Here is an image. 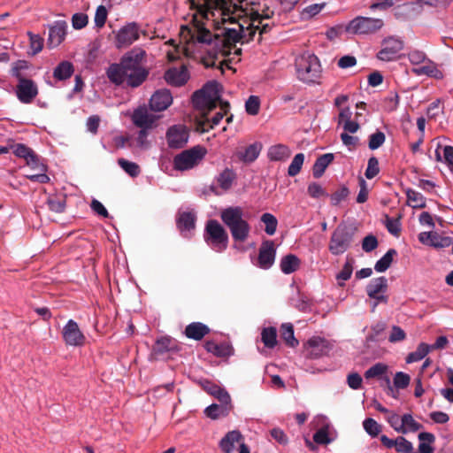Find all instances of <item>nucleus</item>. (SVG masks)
Instances as JSON below:
<instances>
[{
  "instance_id": "obj_48",
  "label": "nucleus",
  "mask_w": 453,
  "mask_h": 453,
  "mask_svg": "<svg viewBox=\"0 0 453 453\" xmlns=\"http://www.w3.org/2000/svg\"><path fill=\"white\" fill-rule=\"evenodd\" d=\"M118 164L131 177H137L141 173L140 166L134 162H130L125 158H119L118 160Z\"/></svg>"
},
{
  "instance_id": "obj_6",
  "label": "nucleus",
  "mask_w": 453,
  "mask_h": 453,
  "mask_svg": "<svg viewBox=\"0 0 453 453\" xmlns=\"http://www.w3.org/2000/svg\"><path fill=\"white\" fill-rule=\"evenodd\" d=\"M383 26L384 21L381 19L357 16L349 21L346 31L358 35H370L376 34Z\"/></svg>"
},
{
  "instance_id": "obj_61",
  "label": "nucleus",
  "mask_w": 453,
  "mask_h": 453,
  "mask_svg": "<svg viewBox=\"0 0 453 453\" xmlns=\"http://www.w3.org/2000/svg\"><path fill=\"white\" fill-rule=\"evenodd\" d=\"M380 172L379 161L375 157H372L368 160L367 168L365 170V177L369 180L374 178Z\"/></svg>"
},
{
  "instance_id": "obj_45",
  "label": "nucleus",
  "mask_w": 453,
  "mask_h": 453,
  "mask_svg": "<svg viewBox=\"0 0 453 453\" xmlns=\"http://www.w3.org/2000/svg\"><path fill=\"white\" fill-rule=\"evenodd\" d=\"M261 340L265 346L273 349L277 345V331L274 327L264 328L261 333Z\"/></svg>"
},
{
  "instance_id": "obj_4",
  "label": "nucleus",
  "mask_w": 453,
  "mask_h": 453,
  "mask_svg": "<svg viewBox=\"0 0 453 453\" xmlns=\"http://www.w3.org/2000/svg\"><path fill=\"white\" fill-rule=\"evenodd\" d=\"M204 242L216 252L224 251L228 245V234L216 219L206 222L203 232Z\"/></svg>"
},
{
  "instance_id": "obj_32",
  "label": "nucleus",
  "mask_w": 453,
  "mask_h": 453,
  "mask_svg": "<svg viewBox=\"0 0 453 453\" xmlns=\"http://www.w3.org/2000/svg\"><path fill=\"white\" fill-rule=\"evenodd\" d=\"M291 151L287 145L276 144L268 149L267 156L271 161H285L290 157Z\"/></svg>"
},
{
  "instance_id": "obj_25",
  "label": "nucleus",
  "mask_w": 453,
  "mask_h": 453,
  "mask_svg": "<svg viewBox=\"0 0 453 453\" xmlns=\"http://www.w3.org/2000/svg\"><path fill=\"white\" fill-rule=\"evenodd\" d=\"M388 366L383 363H377L373 365L372 367H370L368 370L365 372V378L366 380L370 379H382L387 383L388 389L390 391H393V388L391 387V382L389 377L387 375Z\"/></svg>"
},
{
  "instance_id": "obj_53",
  "label": "nucleus",
  "mask_w": 453,
  "mask_h": 453,
  "mask_svg": "<svg viewBox=\"0 0 453 453\" xmlns=\"http://www.w3.org/2000/svg\"><path fill=\"white\" fill-rule=\"evenodd\" d=\"M349 195V188L346 187V186H342L340 188H338L337 190H335L332 195H331V203L332 205H338L340 204L342 201H344Z\"/></svg>"
},
{
  "instance_id": "obj_44",
  "label": "nucleus",
  "mask_w": 453,
  "mask_h": 453,
  "mask_svg": "<svg viewBox=\"0 0 453 453\" xmlns=\"http://www.w3.org/2000/svg\"><path fill=\"white\" fill-rule=\"evenodd\" d=\"M429 351H430V345L422 342L418 346V348L415 351L411 352L407 356L406 362L408 364H411V363L420 361L428 354Z\"/></svg>"
},
{
  "instance_id": "obj_57",
  "label": "nucleus",
  "mask_w": 453,
  "mask_h": 453,
  "mask_svg": "<svg viewBox=\"0 0 453 453\" xmlns=\"http://www.w3.org/2000/svg\"><path fill=\"white\" fill-rule=\"evenodd\" d=\"M385 134L381 131H377L374 134H372L369 137V149L370 150H377L385 142Z\"/></svg>"
},
{
  "instance_id": "obj_40",
  "label": "nucleus",
  "mask_w": 453,
  "mask_h": 453,
  "mask_svg": "<svg viewBox=\"0 0 453 453\" xmlns=\"http://www.w3.org/2000/svg\"><path fill=\"white\" fill-rule=\"evenodd\" d=\"M396 255V251L394 249H390L387 251V253L380 258L375 265L374 269L378 273L386 272L391 265L393 262L394 257Z\"/></svg>"
},
{
  "instance_id": "obj_7",
  "label": "nucleus",
  "mask_w": 453,
  "mask_h": 453,
  "mask_svg": "<svg viewBox=\"0 0 453 453\" xmlns=\"http://www.w3.org/2000/svg\"><path fill=\"white\" fill-rule=\"evenodd\" d=\"M353 233L344 225H339L333 232L328 250L333 255L343 254L351 244Z\"/></svg>"
},
{
  "instance_id": "obj_63",
  "label": "nucleus",
  "mask_w": 453,
  "mask_h": 453,
  "mask_svg": "<svg viewBox=\"0 0 453 453\" xmlns=\"http://www.w3.org/2000/svg\"><path fill=\"white\" fill-rule=\"evenodd\" d=\"M207 392L215 396L218 400H228L231 399L229 394L220 387L211 384L210 387L207 388Z\"/></svg>"
},
{
  "instance_id": "obj_22",
  "label": "nucleus",
  "mask_w": 453,
  "mask_h": 453,
  "mask_svg": "<svg viewBox=\"0 0 453 453\" xmlns=\"http://www.w3.org/2000/svg\"><path fill=\"white\" fill-rule=\"evenodd\" d=\"M219 403H212L204 410L205 415L211 419H218L227 416L232 408L231 399L219 400Z\"/></svg>"
},
{
  "instance_id": "obj_54",
  "label": "nucleus",
  "mask_w": 453,
  "mask_h": 453,
  "mask_svg": "<svg viewBox=\"0 0 453 453\" xmlns=\"http://www.w3.org/2000/svg\"><path fill=\"white\" fill-rule=\"evenodd\" d=\"M12 150L15 156L24 159H27L29 157H34L33 150L22 143H16L12 145Z\"/></svg>"
},
{
  "instance_id": "obj_50",
  "label": "nucleus",
  "mask_w": 453,
  "mask_h": 453,
  "mask_svg": "<svg viewBox=\"0 0 453 453\" xmlns=\"http://www.w3.org/2000/svg\"><path fill=\"white\" fill-rule=\"evenodd\" d=\"M304 161V155L303 153L296 154L288 169V174L291 177L297 175L303 166Z\"/></svg>"
},
{
  "instance_id": "obj_46",
  "label": "nucleus",
  "mask_w": 453,
  "mask_h": 453,
  "mask_svg": "<svg viewBox=\"0 0 453 453\" xmlns=\"http://www.w3.org/2000/svg\"><path fill=\"white\" fill-rule=\"evenodd\" d=\"M261 221L265 224V232L269 235H273L276 232L278 220L274 215L265 212L261 216Z\"/></svg>"
},
{
  "instance_id": "obj_38",
  "label": "nucleus",
  "mask_w": 453,
  "mask_h": 453,
  "mask_svg": "<svg viewBox=\"0 0 453 453\" xmlns=\"http://www.w3.org/2000/svg\"><path fill=\"white\" fill-rule=\"evenodd\" d=\"M405 194L407 196V203L412 208H425L426 207V198L424 196L411 188H407L405 190Z\"/></svg>"
},
{
  "instance_id": "obj_56",
  "label": "nucleus",
  "mask_w": 453,
  "mask_h": 453,
  "mask_svg": "<svg viewBox=\"0 0 453 453\" xmlns=\"http://www.w3.org/2000/svg\"><path fill=\"white\" fill-rule=\"evenodd\" d=\"M307 193L312 198L328 196V194L326 191V189L317 182H311L308 185Z\"/></svg>"
},
{
  "instance_id": "obj_28",
  "label": "nucleus",
  "mask_w": 453,
  "mask_h": 453,
  "mask_svg": "<svg viewBox=\"0 0 453 453\" xmlns=\"http://www.w3.org/2000/svg\"><path fill=\"white\" fill-rule=\"evenodd\" d=\"M127 70L124 67V65L120 61L119 64H111L107 71L106 74L108 79L116 85H121L125 80L126 76L127 74Z\"/></svg>"
},
{
  "instance_id": "obj_10",
  "label": "nucleus",
  "mask_w": 453,
  "mask_h": 453,
  "mask_svg": "<svg viewBox=\"0 0 453 453\" xmlns=\"http://www.w3.org/2000/svg\"><path fill=\"white\" fill-rule=\"evenodd\" d=\"M334 348V343L320 336H312L304 343L306 357L319 359L329 355Z\"/></svg>"
},
{
  "instance_id": "obj_52",
  "label": "nucleus",
  "mask_w": 453,
  "mask_h": 453,
  "mask_svg": "<svg viewBox=\"0 0 453 453\" xmlns=\"http://www.w3.org/2000/svg\"><path fill=\"white\" fill-rule=\"evenodd\" d=\"M386 420L395 432H404L402 424V417H400L397 413L389 411V413L386 416Z\"/></svg>"
},
{
  "instance_id": "obj_26",
  "label": "nucleus",
  "mask_w": 453,
  "mask_h": 453,
  "mask_svg": "<svg viewBox=\"0 0 453 453\" xmlns=\"http://www.w3.org/2000/svg\"><path fill=\"white\" fill-rule=\"evenodd\" d=\"M412 73L418 76L426 75L436 80H441L444 77L442 72L438 68L437 65L430 59H427L424 65L413 68Z\"/></svg>"
},
{
  "instance_id": "obj_34",
  "label": "nucleus",
  "mask_w": 453,
  "mask_h": 453,
  "mask_svg": "<svg viewBox=\"0 0 453 453\" xmlns=\"http://www.w3.org/2000/svg\"><path fill=\"white\" fill-rule=\"evenodd\" d=\"M301 261L296 255L288 254L281 258L280 266L283 273L290 274L298 270Z\"/></svg>"
},
{
  "instance_id": "obj_60",
  "label": "nucleus",
  "mask_w": 453,
  "mask_h": 453,
  "mask_svg": "<svg viewBox=\"0 0 453 453\" xmlns=\"http://www.w3.org/2000/svg\"><path fill=\"white\" fill-rule=\"evenodd\" d=\"M395 449L399 453H411L413 451L412 443L403 436L396 438Z\"/></svg>"
},
{
  "instance_id": "obj_36",
  "label": "nucleus",
  "mask_w": 453,
  "mask_h": 453,
  "mask_svg": "<svg viewBox=\"0 0 453 453\" xmlns=\"http://www.w3.org/2000/svg\"><path fill=\"white\" fill-rule=\"evenodd\" d=\"M235 179V173L232 169L226 168L218 175L216 180L219 187L222 190L227 191L228 189L231 188Z\"/></svg>"
},
{
  "instance_id": "obj_41",
  "label": "nucleus",
  "mask_w": 453,
  "mask_h": 453,
  "mask_svg": "<svg viewBox=\"0 0 453 453\" xmlns=\"http://www.w3.org/2000/svg\"><path fill=\"white\" fill-rule=\"evenodd\" d=\"M326 3L312 4L304 7L300 12V18L302 20H310L317 16L326 7Z\"/></svg>"
},
{
  "instance_id": "obj_42",
  "label": "nucleus",
  "mask_w": 453,
  "mask_h": 453,
  "mask_svg": "<svg viewBox=\"0 0 453 453\" xmlns=\"http://www.w3.org/2000/svg\"><path fill=\"white\" fill-rule=\"evenodd\" d=\"M261 147V144L258 142L250 144L240 154L239 157L244 162L251 163L259 156Z\"/></svg>"
},
{
  "instance_id": "obj_16",
  "label": "nucleus",
  "mask_w": 453,
  "mask_h": 453,
  "mask_svg": "<svg viewBox=\"0 0 453 453\" xmlns=\"http://www.w3.org/2000/svg\"><path fill=\"white\" fill-rule=\"evenodd\" d=\"M276 250L273 242L265 241L259 249L257 265L262 269H269L274 263Z\"/></svg>"
},
{
  "instance_id": "obj_11",
  "label": "nucleus",
  "mask_w": 453,
  "mask_h": 453,
  "mask_svg": "<svg viewBox=\"0 0 453 453\" xmlns=\"http://www.w3.org/2000/svg\"><path fill=\"white\" fill-rule=\"evenodd\" d=\"M403 41L397 36H388L381 42V49L377 58L385 62L397 59L400 51L403 49Z\"/></svg>"
},
{
  "instance_id": "obj_35",
  "label": "nucleus",
  "mask_w": 453,
  "mask_h": 453,
  "mask_svg": "<svg viewBox=\"0 0 453 453\" xmlns=\"http://www.w3.org/2000/svg\"><path fill=\"white\" fill-rule=\"evenodd\" d=\"M74 72L73 65L69 61L60 62L53 71V77L58 81L69 79Z\"/></svg>"
},
{
  "instance_id": "obj_3",
  "label": "nucleus",
  "mask_w": 453,
  "mask_h": 453,
  "mask_svg": "<svg viewBox=\"0 0 453 453\" xmlns=\"http://www.w3.org/2000/svg\"><path fill=\"white\" fill-rule=\"evenodd\" d=\"M296 72L298 80L304 83L317 82L322 73L321 65L317 56L304 53L296 58Z\"/></svg>"
},
{
  "instance_id": "obj_9",
  "label": "nucleus",
  "mask_w": 453,
  "mask_h": 453,
  "mask_svg": "<svg viewBox=\"0 0 453 453\" xmlns=\"http://www.w3.org/2000/svg\"><path fill=\"white\" fill-rule=\"evenodd\" d=\"M140 27L136 22H128L115 32L114 45L117 49H126L140 38Z\"/></svg>"
},
{
  "instance_id": "obj_30",
  "label": "nucleus",
  "mask_w": 453,
  "mask_h": 453,
  "mask_svg": "<svg viewBox=\"0 0 453 453\" xmlns=\"http://www.w3.org/2000/svg\"><path fill=\"white\" fill-rule=\"evenodd\" d=\"M365 291L368 296L387 293L388 280L384 276L372 279L366 286Z\"/></svg>"
},
{
  "instance_id": "obj_33",
  "label": "nucleus",
  "mask_w": 453,
  "mask_h": 453,
  "mask_svg": "<svg viewBox=\"0 0 453 453\" xmlns=\"http://www.w3.org/2000/svg\"><path fill=\"white\" fill-rule=\"evenodd\" d=\"M149 72L145 68L129 70L126 76L127 83L132 88L140 86L148 77Z\"/></svg>"
},
{
  "instance_id": "obj_31",
  "label": "nucleus",
  "mask_w": 453,
  "mask_h": 453,
  "mask_svg": "<svg viewBox=\"0 0 453 453\" xmlns=\"http://www.w3.org/2000/svg\"><path fill=\"white\" fill-rule=\"evenodd\" d=\"M334 154L326 153L319 156L315 161L312 167V174L314 178H320L325 173L327 166L333 162Z\"/></svg>"
},
{
  "instance_id": "obj_14",
  "label": "nucleus",
  "mask_w": 453,
  "mask_h": 453,
  "mask_svg": "<svg viewBox=\"0 0 453 453\" xmlns=\"http://www.w3.org/2000/svg\"><path fill=\"white\" fill-rule=\"evenodd\" d=\"M189 137V132L184 125H173L166 132L167 144L172 149H180L184 147Z\"/></svg>"
},
{
  "instance_id": "obj_29",
  "label": "nucleus",
  "mask_w": 453,
  "mask_h": 453,
  "mask_svg": "<svg viewBox=\"0 0 453 453\" xmlns=\"http://www.w3.org/2000/svg\"><path fill=\"white\" fill-rule=\"evenodd\" d=\"M205 349L219 357H227L234 354V349L228 343H217L215 342H207L204 345Z\"/></svg>"
},
{
  "instance_id": "obj_5",
  "label": "nucleus",
  "mask_w": 453,
  "mask_h": 453,
  "mask_svg": "<svg viewBox=\"0 0 453 453\" xmlns=\"http://www.w3.org/2000/svg\"><path fill=\"white\" fill-rule=\"evenodd\" d=\"M207 150L200 145L181 151L173 157V168L184 172L197 166L204 158Z\"/></svg>"
},
{
  "instance_id": "obj_27",
  "label": "nucleus",
  "mask_w": 453,
  "mask_h": 453,
  "mask_svg": "<svg viewBox=\"0 0 453 453\" xmlns=\"http://www.w3.org/2000/svg\"><path fill=\"white\" fill-rule=\"evenodd\" d=\"M210 333L208 326L202 322H192L188 324L184 331L187 338L200 341Z\"/></svg>"
},
{
  "instance_id": "obj_59",
  "label": "nucleus",
  "mask_w": 453,
  "mask_h": 453,
  "mask_svg": "<svg viewBox=\"0 0 453 453\" xmlns=\"http://www.w3.org/2000/svg\"><path fill=\"white\" fill-rule=\"evenodd\" d=\"M352 271L353 268L350 263H345L341 272H339L336 275V280H338L339 286H344V282L351 277Z\"/></svg>"
},
{
  "instance_id": "obj_2",
  "label": "nucleus",
  "mask_w": 453,
  "mask_h": 453,
  "mask_svg": "<svg viewBox=\"0 0 453 453\" xmlns=\"http://www.w3.org/2000/svg\"><path fill=\"white\" fill-rule=\"evenodd\" d=\"M222 222L229 228L234 242H245L250 232V226L243 219V210L240 206H229L220 211Z\"/></svg>"
},
{
  "instance_id": "obj_23",
  "label": "nucleus",
  "mask_w": 453,
  "mask_h": 453,
  "mask_svg": "<svg viewBox=\"0 0 453 453\" xmlns=\"http://www.w3.org/2000/svg\"><path fill=\"white\" fill-rule=\"evenodd\" d=\"M229 109L228 103L221 104L220 111L215 113L213 117L211 119L206 117L204 119H201L198 121V129L201 132H208L210 129L213 128L215 126L219 125L224 116L226 114Z\"/></svg>"
},
{
  "instance_id": "obj_21",
  "label": "nucleus",
  "mask_w": 453,
  "mask_h": 453,
  "mask_svg": "<svg viewBox=\"0 0 453 453\" xmlns=\"http://www.w3.org/2000/svg\"><path fill=\"white\" fill-rule=\"evenodd\" d=\"M67 25L65 21H56L49 29V38L47 44L50 48L58 46L65 39Z\"/></svg>"
},
{
  "instance_id": "obj_20",
  "label": "nucleus",
  "mask_w": 453,
  "mask_h": 453,
  "mask_svg": "<svg viewBox=\"0 0 453 453\" xmlns=\"http://www.w3.org/2000/svg\"><path fill=\"white\" fill-rule=\"evenodd\" d=\"M172 102L173 96L169 90H157L152 95L150 100V110L154 111H162L167 109L171 105Z\"/></svg>"
},
{
  "instance_id": "obj_43",
  "label": "nucleus",
  "mask_w": 453,
  "mask_h": 453,
  "mask_svg": "<svg viewBox=\"0 0 453 453\" xmlns=\"http://www.w3.org/2000/svg\"><path fill=\"white\" fill-rule=\"evenodd\" d=\"M402 424L404 429V432H401V434H408L410 432L414 433L420 430L423 426L420 423L417 422L411 413H405L402 416Z\"/></svg>"
},
{
  "instance_id": "obj_15",
  "label": "nucleus",
  "mask_w": 453,
  "mask_h": 453,
  "mask_svg": "<svg viewBox=\"0 0 453 453\" xmlns=\"http://www.w3.org/2000/svg\"><path fill=\"white\" fill-rule=\"evenodd\" d=\"M158 116L152 113L146 106H140L132 114L133 123L140 128H152Z\"/></svg>"
},
{
  "instance_id": "obj_51",
  "label": "nucleus",
  "mask_w": 453,
  "mask_h": 453,
  "mask_svg": "<svg viewBox=\"0 0 453 453\" xmlns=\"http://www.w3.org/2000/svg\"><path fill=\"white\" fill-rule=\"evenodd\" d=\"M365 432L372 437H376L381 432V426L373 418H365L363 422Z\"/></svg>"
},
{
  "instance_id": "obj_64",
  "label": "nucleus",
  "mask_w": 453,
  "mask_h": 453,
  "mask_svg": "<svg viewBox=\"0 0 453 453\" xmlns=\"http://www.w3.org/2000/svg\"><path fill=\"white\" fill-rule=\"evenodd\" d=\"M411 378L407 373L397 372L394 377V385L397 388L403 389L410 384Z\"/></svg>"
},
{
  "instance_id": "obj_39",
  "label": "nucleus",
  "mask_w": 453,
  "mask_h": 453,
  "mask_svg": "<svg viewBox=\"0 0 453 453\" xmlns=\"http://www.w3.org/2000/svg\"><path fill=\"white\" fill-rule=\"evenodd\" d=\"M280 336L286 344L291 348L296 347L299 343L294 335V327L291 323L282 324L280 327Z\"/></svg>"
},
{
  "instance_id": "obj_8",
  "label": "nucleus",
  "mask_w": 453,
  "mask_h": 453,
  "mask_svg": "<svg viewBox=\"0 0 453 453\" xmlns=\"http://www.w3.org/2000/svg\"><path fill=\"white\" fill-rule=\"evenodd\" d=\"M218 83L209 82L203 88L193 94L192 101L196 107L208 108L209 111L216 107V101L219 98Z\"/></svg>"
},
{
  "instance_id": "obj_37",
  "label": "nucleus",
  "mask_w": 453,
  "mask_h": 453,
  "mask_svg": "<svg viewBox=\"0 0 453 453\" xmlns=\"http://www.w3.org/2000/svg\"><path fill=\"white\" fill-rule=\"evenodd\" d=\"M418 453H434L432 444L435 441V436L432 433L422 432L418 434Z\"/></svg>"
},
{
  "instance_id": "obj_1",
  "label": "nucleus",
  "mask_w": 453,
  "mask_h": 453,
  "mask_svg": "<svg viewBox=\"0 0 453 453\" xmlns=\"http://www.w3.org/2000/svg\"><path fill=\"white\" fill-rule=\"evenodd\" d=\"M219 0H213V4H219ZM225 6L218 9L220 15H223L221 25H233L232 27H222L221 35H213L211 53H207L211 62H206V65H216V60L219 56H226L231 53L232 48L234 54L239 55L241 49H235V43H247L254 39L258 31L259 40L263 34H267L274 26L269 22L273 15L272 10L265 3L241 0L239 4L227 0H219Z\"/></svg>"
},
{
  "instance_id": "obj_18",
  "label": "nucleus",
  "mask_w": 453,
  "mask_h": 453,
  "mask_svg": "<svg viewBox=\"0 0 453 453\" xmlns=\"http://www.w3.org/2000/svg\"><path fill=\"white\" fill-rule=\"evenodd\" d=\"M146 52L141 48H134L130 51L127 52L121 58V62L124 65L126 70H134L136 68H143L142 63L145 58Z\"/></svg>"
},
{
  "instance_id": "obj_55",
  "label": "nucleus",
  "mask_w": 453,
  "mask_h": 453,
  "mask_svg": "<svg viewBox=\"0 0 453 453\" xmlns=\"http://www.w3.org/2000/svg\"><path fill=\"white\" fill-rule=\"evenodd\" d=\"M28 68V63L25 60H18L12 63V66L11 69V74L19 81V79H25L26 77L21 73L23 70H27Z\"/></svg>"
},
{
  "instance_id": "obj_62",
  "label": "nucleus",
  "mask_w": 453,
  "mask_h": 453,
  "mask_svg": "<svg viewBox=\"0 0 453 453\" xmlns=\"http://www.w3.org/2000/svg\"><path fill=\"white\" fill-rule=\"evenodd\" d=\"M107 10L104 5H99L96 8L94 19L96 27L102 28L104 26L107 19Z\"/></svg>"
},
{
  "instance_id": "obj_49",
  "label": "nucleus",
  "mask_w": 453,
  "mask_h": 453,
  "mask_svg": "<svg viewBox=\"0 0 453 453\" xmlns=\"http://www.w3.org/2000/svg\"><path fill=\"white\" fill-rule=\"evenodd\" d=\"M453 244V238L442 236L436 232L432 233L431 246L434 248H446Z\"/></svg>"
},
{
  "instance_id": "obj_17",
  "label": "nucleus",
  "mask_w": 453,
  "mask_h": 453,
  "mask_svg": "<svg viewBox=\"0 0 453 453\" xmlns=\"http://www.w3.org/2000/svg\"><path fill=\"white\" fill-rule=\"evenodd\" d=\"M196 215L193 211H181L178 213L176 225L182 235L186 238L191 237V231L196 227Z\"/></svg>"
},
{
  "instance_id": "obj_12",
  "label": "nucleus",
  "mask_w": 453,
  "mask_h": 453,
  "mask_svg": "<svg viewBox=\"0 0 453 453\" xmlns=\"http://www.w3.org/2000/svg\"><path fill=\"white\" fill-rule=\"evenodd\" d=\"M39 94V88L35 81L29 78L19 79L15 87V95L18 100L24 104L34 102Z\"/></svg>"
},
{
  "instance_id": "obj_47",
  "label": "nucleus",
  "mask_w": 453,
  "mask_h": 453,
  "mask_svg": "<svg viewBox=\"0 0 453 453\" xmlns=\"http://www.w3.org/2000/svg\"><path fill=\"white\" fill-rule=\"evenodd\" d=\"M27 35L29 37V44L32 55H36L41 52L44 43L43 38L41 35L33 34L30 31L27 32Z\"/></svg>"
},
{
  "instance_id": "obj_19",
  "label": "nucleus",
  "mask_w": 453,
  "mask_h": 453,
  "mask_svg": "<svg viewBox=\"0 0 453 453\" xmlns=\"http://www.w3.org/2000/svg\"><path fill=\"white\" fill-rule=\"evenodd\" d=\"M189 78L187 67L182 65L180 67L169 68L165 73V80L170 85L180 87L184 85Z\"/></svg>"
},
{
  "instance_id": "obj_13",
  "label": "nucleus",
  "mask_w": 453,
  "mask_h": 453,
  "mask_svg": "<svg viewBox=\"0 0 453 453\" xmlns=\"http://www.w3.org/2000/svg\"><path fill=\"white\" fill-rule=\"evenodd\" d=\"M62 337L65 343L68 346H83L86 342V337L81 331L76 321L69 319L62 330Z\"/></svg>"
},
{
  "instance_id": "obj_58",
  "label": "nucleus",
  "mask_w": 453,
  "mask_h": 453,
  "mask_svg": "<svg viewBox=\"0 0 453 453\" xmlns=\"http://www.w3.org/2000/svg\"><path fill=\"white\" fill-rule=\"evenodd\" d=\"M260 101L256 96H250L245 103V110L250 115H257L259 111Z\"/></svg>"
},
{
  "instance_id": "obj_24",
  "label": "nucleus",
  "mask_w": 453,
  "mask_h": 453,
  "mask_svg": "<svg viewBox=\"0 0 453 453\" xmlns=\"http://www.w3.org/2000/svg\"><path fill=\"white\" fill-rule=\"evenodd\" d=\"M243 441V436L238 430L228 432L219 441V448L224 453H232L235 443L241 444Z\"/></svg>"
}]
</instances>
